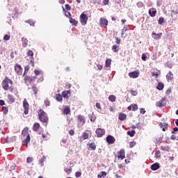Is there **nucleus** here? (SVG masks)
<instances>
[{
  "label": "nucleus",
  "mask_w": 178,
  "mask_h": 178,
  "mask_svg": "<svg viewBox=\"0 0 178 178\" xmlns=\"http://www.w3.org/2000/svg\"><path fill=\"white\" fill-rule=\"evenodd\" d=\"M166 80L168 83L173 80V73L172 72H169L168 74L166 75Z\"/></svg>",
  "instance_id": "f8f14e48"
},
{
  "label": "nucleus",
  "mask_w": 178,
  "mask_h": 178,
  "mask_svg": "<svg viewBox=\"0 0 178 178\" xmlns=\"http://www.w3.org/2000/svg\"><path fill=\"white\" fill-rule=\"evenodd\" d=\"M161 154V152L159 150H157L156 152H155V158H159V154Z\"/></svg>",
  "instance_id": "864d4df0"
},
{
  "label": "nucleus",
  "mask_w": 178,
  "mask_h": 178,
  "mask_svg": "<svg viewBox=\"0 0 178 178\" xmlns=\"http://www.w3.org/2000/svg\"><path fill=\"white\" fill-rule=\"evenodd\" d=\"M99 23H108V19L101 18L99 20Z\"/></svg>",
  "instance_id": "de8ad7c7"
},
{
  "label": "nucleus",
  "mask_w": 178,
  "mask_h": 178,
  "mask_svg": "<svg viewBox=\"0 0 178 178\" xmlns=\"http://www.w3.org/2000/svg\"><path fill=\"white\" fill-rule=\"evenodd\" d=\"M108 100L111 102H115V101H116V97L113 95H111L108 97Z\"/></svg>",
  "instance_id": "393cba45"
},
{
  "label": "nucleus",
  "mask_w": 178,
  "mask_h": 178,
  "mask_svg": "<svg viewBox=\"0 0 178 178\" xmlns=\"http://www.w3.org/2000/svg\"><path fill=\"white\" fill-rule=\"evenodd\" d=\"M29 79L30 81H33V80H35V79H37V76L35 75V76H32V77H30V76H26V79Z\"/></svg>",
  "instance_id": "3c124183"
},
{
  "label": "nucleus",
  "mask_w": 178,
  "mask_h": 178,
  "mask_svg": "<svg viewBox=\"0 0 178 178\" xmlns=\"http://www.w3.org/2000/svg\"><path fill=\"white\" fill-rule=\"evenodd\" d=\"M26 55H27L28 56H34V53L33 52V51L29 50V51L26 53Z\"/></svg>",
  "instance_id": "79ce46f5"
},
{
  "label": "nucleus",
  "mask_w": 178,
  "mask_h": 178,
  "mask_svg": "<svg viewBox=\"0 0 178 178\" xmlns=\"http://www.w3.org/2000/svg\"><path fill=\"white\" fill-rule=\"evenodd\" d=\"M159 168H161V166L159 165V163H154V164H152L151 165V169L152 170H158V169H159Z\"/></svg>",
  "instance_id": "4468645a"
},
{
  "label": "nucleus",
  "mask_w": 178,
  "mask_h": 178,
  "mask_svg": "<svg viewBox=\"0 0 178 178\" xmlns=\"http://www.w3.org/2000/svg\"><path fill=\"white\" fill-rule=\"evenodd\" d=\"M126 118H127V115L123 113H120L118 116L119 120L121 122H123V120H126Z\"/></svg>",
  "instance_id": "2eb2a0df"
},
{
  "label": "nucleus",
  "mask_w": 178,
  "mask_h": 178,
  "mask_svg": "<svg viewBox=\"0 0 178 178\" xmlns=\"http://www.w3.org/2000/svg\"><path fill=\"white\" fill-rule=\"evenodd\" d=\"M156 106L158 108H162V106H166V98L163 97L161 99L156 103Z\"/></svg>",
  "instance_id": "7ed1b4c3"
},
{
  "label": "nucleus",
  "mask_w": 178,
  "mask_h": 178,
  "mask_svg": "<svg viewBox=\"0 0 178 178\" xmlns=\"http://www.w3.org/2000/svg\"><path fill=\"white\" fill-rule=\"evenodd\" d=\"M22 136H24V137L26 138H25V140L22 142L23 145H26L27 147V145H29V143H30V134H29V127H25L22 131Z\"/></svg>",
  "instance_id": "f257e3e1"
},
{
  "label": "nucleus",
  "mask_w": 178,
  "mask_h": 178,
  "mask_svg": "<svg viewBox=\"0 0 178 178\" xmlns=\"http://www.w3.org/2000/svg\"><path fill=\"white\" fill-rule=\"evenodd\" d=\"M38 116H39V120L40 122L42 123H48V114L45 113L43 110H40L38 112Z\"/></svg>",
  "instance_id": "f03ea898"
},
{
  "label": "nucleus",
  "mask_w": 178,
  "mask_h": 178,
  "mask_svg": "<svg viewBox=\"0 0 178 178\" xmlns=\"http://www.w3.org/2000/svg\"><path fill=\"white\" fill-rule=\"evenodd\" d=\"M152 76H153V77H158V76H159V74H158L156 72H152Z\"/></svg>",
  "instance_id": "13d9d810"
},
{
  "label": "nucleus",
  "mask_w": 178,
  "mask_h": 178,
  "mask_svg": "<svg viewBox=\"0 0 178 178\" xmlns=\"http://www.w3.org/2000/svg\"><path fill=\"white\" fill-rule=\"evenodd\" d=\"M120 39H119V38H115V42H116V44H118V45H119V44H120Z\"/></svg>",
  "instance_id": "338daca9"
},
{
  "label": "nucleus",
  "mask_w": 178,
  "mask_h": 178,
  "mask_svg": "<svg viewBox=\"0 0 178 178\" xmlns=\"http://www.w3.org/2000/svg\"><path fill=\"white\" fill-rule=\"evenodd\" d=\"M3 84V88L5 90V91H8L9 90V83L8 82V79L5 78L2 82Z\"/></svg>",
  "instance_id": "0eeeda50"
},
{
  "label": "nucleus",
  "mask_w": 178,
  "mask_h": 178,
  "mask_svg": "<svg viewBox=\"0 0 178 178\" xmlns=\"http://www.w3.org/2000/svg\"><path fill=\"white\" fill-rule=\"evenodd\" d=\"M6 79L7 80V82L8 83V84H13V81L9 79L8 77H6Z\"/></svg>",
  "instance_id": "e2e57ef3"
},
{
  "label": "nucleus",
  "mask_w": 178,
  "mask_h": 178,
  "mask_svg": "<svg viewBox=\"0 0 178 178\" xmlns=\"http://www.w3.org/2000/svg\"><path fill=\"white\" fill-rule=\"evenodd\" d=\"M69 94H70V90L63 91L62 92V97L63 98H69Z\"/></svg>",
  "instance_id": "a211bd4d"
},
{
  "label": "nucleus",
  "mask_w": 178,
  "mask_h": 178,
  "mask_svg": "<svg viewBox=\"0 0 178 178\" xmlns=\"http://www.w3.org/2000/svg\"><path fill=\"white\" fill-rule=\"evenodd\" d=\"M149 15L151 17H154L155 15H156V9L151 8L149 10Z\"/></svg>",
  "instance_id": "dca6fc26"
},
{
  "label": "nucleus",
  "mask_w": 178,
  "mask_h": 178,
  "mask_svg": "<svg viewBox=\"0 0 178 178\" xmlns=\"http://www.w3.org/2000/svg\"><path fill=\"white\" fill-rule=\"evenodd\" d=\"M82 138L83 140H87V138H88V134L83 132L82 134Z\"/></svg>",
  "instance_id": "ea45409f"
},
{
  "label": "nucleus",
  "mask_w": 178,
  "mask_h": 178,
  "mask_svg": "<svg viewBox=\"0 0 178 178\" xmlns=\"http://www.w3.org/2000/svg\"><path fill=\"white\" fill-rule=\"evenodd\" d=\"M32 90L33 91V94L35 95H37V92H38V88H37L35 86H32Z\"/></svg>",
  "instance_id": "f704fd0d"
},
{
  "label": "nucleus",
  "mask_w": 178,
  "mask_h": 178,
  "mask_svg": "<svg viewBox=\"0 0 178 178\" xmlns=\"http://www.w3.org/2000/svg\"><path fill=\"white\" fill-rule=\"evenodd\" d=\"M111 63H112V60H111L110 58H108L106 60V67H109L111 66Z\"/></svg>",
  "instance_id": "c85d7f7f"
},
{
  "label": "nucleus",
  "mask_w": 178,
  "mask_h": 178,
  "mask_svg": "<svg viewBox=\"0 0 178 178\" xmlns=\"http://www.w3.org/2000/svg\"><path fill=\"white\" fill-rule=\"evenodd\" d=\"M40 129V124L39 123H35L33 124V130L34 131H38V130Z\"/></svg>",
  "instance_id": "b1692460"
},
{
  "label": "nucleus",
  "mask_w": 178,
  "mask_h": 178,
  "mask_svg": "<svg viewBox=\"0 0 178 178\" xmlns=\"http://www.w3.org/2000/svg\"><path fill=\"white\" fill-rule=\"evenodd\" d=\"M44 104L45 106H49L51 105V102L49 101V99H46L44 102Z\"/></svg>",
  "instance_id": "c9c22d12"
},
{
  "label": "nucleus",
  "mask_w": 178,
  "mask_h": 178,
  "mask_svg": "<svg viewBox=\"0 0 178 178\" xmlns=\"http://www.w3.org/2000/svg\"><path fill=\"white\" fill-rule=\"evenodd\" d=\"M5 41H9L10 40V36L9 35H5L3 37Z\"/></svg>",
  "instance_id": "37998d69"
},
{
  "label": "nucleus",
  "mask_w": 178,
  "mask_h": 178,
  "mask_svg": "<svg viewBox=\"0 0 178 178\" xmlns=\"http://www.w3.org/2000/svg\"><path fill=\"white\" fill-rule=\"evenodd\" d=\"M127 134L130 137H134V135L136 134V131L135 130L128 131L127 132Z\"/></svg>",
  "instance_id": "4be33fe9"
},
{
  "label": "nucleus",
  "mask_w": 178,
  "mask_h": 178,
  "mask_svg": "<svg viewBox=\"0 0 178 178\" xmlns=\"http://www.w3.org/2000/svg\"><path fill=\"white\" fill-rule=\"evenodd\" d=\"M6 143H7V144H10V143H12V138H9V137H7L6 138Z\"/></svg>",
  "instance_id": "09e8293b"
},
{
  "label": "nucleus",
  "mask_w": 178,
  "mask_h": 178,
  "mask_svg": "<svg viewBox=\"0 0 178 178\" xmlns=\"http://www.w3.org/2000/svg\"><path fill=\"white\" fill-rule=\"evenodd\" d=\"M164 87H165V85H163V83L159 82V83H158V86H157L156 88H157L159 91H162V90H163Z\"/></svg>",
  "instance_id": "aec40b11"
},
{
  "label": "nucleus",
  "mask_w": 178,
  "mask_h": 178,
  "mask_svg": "<svg viewBox=\"0 0 178 178\" xmlns=\"http://www.w3.org/2000/svg\"><path fill=\"white\" fill-rule=\"evenodd\" d=\"M152 36L154 40H159L162 36V33L156 34V33H152Z\"/></svg>",
  "instance_id": "f3484780"
},
{
  "label": "nucleus",
  "mask_w": 178,
  "mask_h": 178,
  "mask_svg": "<svg viewBox=\"0 0 178 178\" xmlns=\"http://www.w3.org/2000/svg\"><path fill=\"white\" fill-rule=\"evenodd\" d=\"M159 126L161 129H162L163 131H166V130H168V128L169 127V124H168L166 122H160Z\"/></svg>",
  "instance_id": "9d476101"
},
{
  "label": "nucleus",
  "mask_w": 178,
  "mask_h": 178,
  "mask_svg": "<svg viewBox=\"0 0 178 178\" xmlns=\"http://www.w3.org/2000/svg\"><path fill=\"white\" fill-rule=\"evenodd\" d=\"M81 176V172H79V171H77L76 172H75V177H76V178H79V177H80Z\"/></svg>",
  "instance_id": "603ef678"
},
{
  "label": "nucleus",
  "mask_w": 178,
  "mask_h": 178,
  "mask_svg": "<svg viewBox=\"0 0 178 178\" xmlns=\"http://www.w3.org/2000/svg\"><path fill=\"white\" fill-rule=\"evenodd\" d=\"M156 5L157 6H161L162 5V0H157Z\"/></svg>",
  "instance_id": "4d7b16f0"
},
{
  "label": "nucleus",
  "mask_w": 178,
  "mask_h": 178,
  "mask_svg": "<svg viewBox=\"0 0 178 178\" xmlns=\"http://www.w3.org/2000/svg\"><path fill=\"white\" fill-rule=\"evenodd\" d=\"M119 156H118V159H124L126 158V154L124 152V149H120V151L118 152Z\"/></svg>",
  "instance_id": "6e6552de"
},
{
  "label": "nucleus",
  "mask_w": 178,
  "mask_h": 178,
  "mask_svg": "<svg viewBox=\"0 0 178 178\" xmlns=\"http://www.w3.org/2000/svg\"><path fill=\"white\" fill-rule=\"evenodd\" d=\"M47 157H45V156H42L41 159L39 160V163L40 164V166H44V161H45Z\"/></svg>",
  "instance_id": "bb28decb"
},
{
  "label": "nucleus",
  "mask_w": 178,
  "mask_h": 178,
  "mask_svg": "<svg viewBox=\"0 0 178 178\" xmlns=\"http://www.w3.org/2000/svg\"><path fill=\"white\" fill-rule=\"evenodd\" d=\"M165 22V19L163 17H160L159 19V23H163Z\"/></svg>",
  "instance_id": "69168bd1"
},
{
  "label": "nucleus",
  "mask_w": 178,
  "mask_h": 178,
  "mask_svg": "<svg viewBox=\"0 0 178 178\" xmlns=\"http://www.w3.org/2000/svg\"><path fill=\"white\" fill-rule=\"evenodd\" d=\"M106 141L108 143V144H115L116 139H115V137L113 136L108 135L106 138Z\"/></svg>",
  "instance_id": "39448f33"
},
{
  "label": "nucleus",
  "mask_w": 178,
  "mask_h": 178,
  "mask_svg": "<svg viewBox=\"0 0 178 178\" xmlns=\"http://www.w3.org/2000/svg\"><path fill=\"white\" fill-rule=\"evenodd\" d=\"M134 145H136V142L135 141L130 142V143H129L130 148H133V147H134Z\"/></svg>",
  "instance_id": "8fccbe9b"
},
{
  "label": "nucleus",
  "mask_w": 178,
  "mask_h": 178,
  "mask_svg": "<svg viewBox=\"0 0 178 178\" xmlns=\"http://www.w3.org/2000/svg\"><path fill=\"white\" fill-rule=\"evenodd\" d=\"M5 105V101L1 99L0 100V106H3Z\"/></svg>",
  "instance_id": "774afa93"
},
{
  "label": "nucleus",
  "mask_w": 178,
  "mask_h": 178,
  "mask_svg": "<svg viewBox=\"0 0 178 178\" xmlns=\"http://www.w3.org/2000/svg\"><path fill=\"white\" fill-rule=\"evenodd\" d=\"M14 16H12V18L14 19V17H19V10L17 8H15L13 10Z\"/></svg>",
  "instance_id": "412c9836"
},
{
  "label": "nucleus",
  "mask_w": 178,
  "mask_h": 178,
  "mask_svg": "<svg viewBox=\"0 0 178 178\" xmlns=\"http://www.w3.org/2000/svg\"><path fill=\"white\" fill-rule=\"evenodd\" d=\"M160 149L161 151H168V149H169L168 147H165V146H161Z\"/></svg>",
  "instance_id": "49530a36"
},
{
  "label": "nucleus",
  "mask_w": 178,
  "mask_h": 178,
  "mask_svg": "<svg viewBox=\"0 0 178 178\" xmlns=\"http://www.w3.org/2000/svg\"><path fill=\"white\" fill-rule=\"evenodd\" d=\"M99 25L102 27H107L108 26V23H100Z\"/></svg>",
  "instance_id": "bf43d9fd"
},
{
  "label": "nucleus",
  "mask_w": 178,
  "mask_h": 178,
  "mask_svg": "<svg viewBox=\"0 0 178 178\" xmlns=\"http://www.w3.org/2000/svg\"><path fill=\"white\" fill-rule=\"evenodd\" d=\"M22 42L23 48H26L27 45H29V40L26 38H22Z\"/></svg>",
  "instance_id": "ddd939ff"
},
{
  "label": "nucleus",
  "mask_w": 178,
  "mask_h": 178,
  "mask_svg": "<svg viewBox=\"0 0 178 178\" xmlns=\"http://www.w3.org/2000/svg\"><path fill=\"white\" fill-rule=\"evenodd\" d=\"M143 6H144V3H143V2L139 1L137 3V7L138 8H143Z\"/></svg>",
  "instance_id": "a18cd8bd"
},
{
  "label": "nucleus",
  "mask_w": 178,
  "mask_h": 178,
  "mask_svg": "<svg viewBox=\"0 0 178 178\" xmlns=\"http://www.w3.org/2000/svg\"><path fill=\"white\" fill-rule=\"evenodd\" d=\"M70 113V108H69V107L64 108L63 113H65V115H69Z\"/></svg>",
  "instance_id": "72a5a7b5"
},
{
  "label": "nucleus",
  "mask_w": 178,
  "mask_h": 178,
  "mask_svg": "<svg viewBox=\"0 0 178 178\" xmlns=\"http://www.w3.org/2000/svg\"><path fill=\"white\" fill-rule=\"evenodd\" d=\"M95 106H96V108H97V109H100V111L102 109L101 108V104L99 103H96Z\"/></svg>",
  "instance_id": "680f3d73"
},
{
  "label": "nucleus",
  "mask_w": 178,
  "mask_h": 178,
  "mask_svg": "<svg viewBox=\"0 0 178 178\" xmlns=\"http://www.w3.org/2000/svg\"><path fill=\"white\" fill-rule=\"evenodd\" d=\"M33 161H34V159H33L32 157H28V158L26 159V162H27L28 163H31V162H33Z\"/></svg>",
  "instance_id": "c03bdc74"
},
{
  "label": "nucleus",
  "mask_w": 178,
  "mask_h": 178,
  "mask_svg": "<svg viewBox=\"0 0 178 178\" xmlns=\"http://www.w3.org/2000/svg\"><path fill=\"white\" fill-rule=\"evenodd\" d=\"M102 67L103 66L102 65L96 64V67H95V69L96 70H102Z\"/></svg>",
  "instance_id": "e433bc0d"
},
{
  "label": "nucleus",
  "mask_w": 178,
  "mask_h": 178,
  "mask_svg": "<svg viewBox=\"0 0 178 178\" xmlns=\"http://www.w3.org/2000/svg\"><path fill=\"white\" fill-rule=\"evenodd\" d=\"M95 133L97 137L100 138L105 135V130L104 129L98 128L96 129Z\"/></svg>",
  "instance_id": "20e7f679"
},
{
  "label": "nucleus",
  "mask_w": 178,
  "mask_h": 178,
  "mask_svg": "<svg viewBox=\"0 0 178 178\" xmlns=\"http://www.w3.org/2000/svg\"><path fill=\"white\" fill-rule=\"evenodd\" d=\"M89 118L90 119V122H95L97 118L95 117V115H94V113H92V115H89Z\"/></svg>",
  "instance_id": "cd10ccee"
},
{
  "label": "nucleus",
  "mask_w": 178,
  "mask_h": 178,
  "mask_svg": "<svg viewBox=\"0 0 178 178\" xmlns=\"http://www.w3.org/2000/svg\"><path fill=\"white\" fill-rule=\"evenodd\" d=\"M81 23H87V20H88V17L84 13H82L80 15Z\"/></svg>",
  "instance_id": "1a4fd4ad"
},
{
  "label": "nucleus",
  "mask_w": 178,
  "mask_h": 178,
  "mask_svg": "<svg viewBox=\"0 0 178 178\" xmlns=\"http://www.w3.org/2000/svg\"><path fill=\"white\" fill-rule=\"evenodd\" d=\"M23 106L24 109H29V102H27L26 99H24L23 101Z\"/></svg>",
  "instance_id": "5701e85b"
},
{
  "label": "nucleus",
  "mask_w": 178,
  "mask_h": 178,
  "mask_svg": "<svg viewBox=\"0 0 178 178\" xmlns=\"http://www.w3.org/2000/svg\"><path fill=\"white\" fill-rule=\"evenodd\" d=\"M176 131H178V128H177V127H174L173 128V130L172 131V134H175V133H176Z\"/></svg>",
  "instance_id": "6e6d98bb"
},
{
  "label": "nucleus",
  "mask_w": 178,
  "mask_h": 178,
  "mask_svg": "<svg viewBox=\"0 0 178 178\" xmlns=\"http://www.w3.org/2000/svg\"><path fill=\"white\" fill-rule=\"evenodd\" d=\"M129 77H131V79H137V77H138V76H139V73H138V72L134 71L132 72H129Z\"/></svg>",
  "instance_id": "9b49d317"
},
{
  "label": "nucleus",
  "mask_w": 178,
  "mask_h": 178,
  "mask_svg": "<svg viewBox=\"0 0 178 178\" xmlns=\"http://www.w3.org/2000/svg\"><path fill=\"white\" fill-rule=\"evenodd\" d=\"M15 70L17 73V74L18 76H22V66L19 65H15Z\"/></svg>",
  "instance_id": "423d86ee"
},
{
  "label": "nucleus",
  "mask_w": 178,
  "mask_h": 178,
  "mask_svg": "<svg viewBox=\"0 0 178 178\" xmlns=\"http://www.w3.org/2000/svg\"><path fill=\"white\" fill-rule=\"evenodd\" d=\"M78 120H79V122H81V123H82V124H84V123H86V118H84V116L79 115L78 116Z\"/></svg>",
  "instance_id": "6ab92c4d"
},
{
  "label": "nucleus",
  "mask_w": 178,
  "mask_h": 178,
  "mask_svg": "<svg viewBox=\"0 0 178 178\" xmlns=\"http://www.w3.org/2000/svg\"><path fill=\"white\" fill-rule=\"evenodd\" d=\"M2 111L3 113V115H8V112H9V110L8 109V107L3 106L2 107Z\"/></svg>",
  "instance_id": "c756f323"
},
{
  "label": "nucleus",
  "mask_w": 178,
  "mask_h": 178,
  "mask_svg": "<svg viewBox=\"0 0 178 178\" xmlns=\"http://www.w3.org/2000/svg\"><path fill=\"white\" fill-rule=\"evenodd\" d=\"M65 9L67 10H70L72 9V8L70 7V6L69 4H65Z\"/></svg>",
  "instance_id": "0e129e2a"
},
{
  "label": "nucleus",
  "mask_w": 178,
  "mask_h": 178,
  "mask_svg": "<svg viewBox=\"0 0 178 178\" xmlns=\"http://www.w3.org/2000/svg\"><path fill=\"white\" fill-rule=\"evenodd\" d=\"M118 48H119V45H117V44L113 45V47H112L113 52H118Z\"/></svg>",
  "instance_id": "2f4dec72"
},
{
  "label": "nucleus",
  "mask_w": 178,
  "mask_h": 178,
  "mask_svg": "<svg viewBox=\"0 0 178 178\" xmlns=\"http://www.w3.org/2000/svg\"><path fill=\"white\" fill-rule=\"evenodd\" d=\"M138 109V106L137 104H132V111L136 112Z\"/></svg>",
  "instance_id": "58836bf2"
},
{
  "label": "nucleus",
  "mask_w": 178,
  "mask_h": 178,
  "mask_svg": "<svg viewBox=\"0 0 178 178\" xmlns=\"http://www.w3.org/2000/svg\"><path fill=\"white\" fill-rule=\"evenodd\" d=\"M106 176V172L102 171V172H100L99 175H98V178L105 177Z\"/></svg>",
  "instance_id": "473e14b6"
},
{
  "label": "nucleus",
  "mask_w": 178,
  "mask_h": 178,
  "mask_svg": "<svg viewBox=\"0 0 178 178\" xmlns=\"http://www.w3.org/2000/svg\"><path fill=\"white\" fill-rule=\"evenodd\" d=\"M145 108H142L140 109V113H141L142 115H145Z\"/></svg>",
  "instance_id": "5fc2aeb1"
},
{
  "label": "nucleus",
  "mask_w": 178,
  "mask_h": 178,
  "mask_svg": "<svg viewBox=\"0 0 178 178\" xmlns=\"http://www.w3.org/2000/svg\"><path fill=\"white\" fill-rule=\"evenodd\" d=\"M142 60H147V56L145 54H142Z\"/></svg>",
  "instance_id": "052dcab7"
},
{
  "label": "nucleus",
  "mask_w": 178,
  "mask_h": 178,
  "mask_svg": "<svg viewBox=\"0 0 178 178\" xmlns=\"http://www.w3.org/2000/svg\"><path fill=\"white\" fill-rule=\"evenodd\" d=\"M56 99L58 102H60L63 99V96L60 94L56 95Z\"/></svg>",
  "instance_id": "a878e982"
},
{
  "label": "nucleus",
  "mask_w": 178,
  "mask_h": 178,
  "mask_svg": "<svg viewBox=\"0 0 178 178\" xmlns=\"http://www.w3.org/2000/svg\"><path fill=\"white\" fill-rule=\"evenodd\" d=\"M89 147L92 151H95V149H97V145H95V143H90L89 145Z\"/></svg>",
  "instance_id": "7c9ffc66"
},
{
  "label": "nucleus",
  "mask_w": 178,
  "mask_h": 178,
  "mask_svg": "<svg viewBox=\"0 0 178 178\" xmlns=\"http://www.w3.org/2000/svg\"><path fill=\"white\" fill-rule=\"evenodd\" d=\"M34 73L35 76H40V74H42V71L35 70Z\"/></svg>",
  "instance_id": "4c0bfd02"
},
{
  "label": "nucleus",
  "mask_w": 178,
  "mask_h": 178,
  "mask_svg": "<svg viewBox=\"0 0 178 178\" xmlns=\"http://www.w3.org/2000/svg\"><path fill=\"white\" fill-rule=\"evenodd\" d=\"M8 99L10 102H15V98L12 95H8Z\"/></svg>",
  "instance_id": "a19ab883"
}]
</instances>
